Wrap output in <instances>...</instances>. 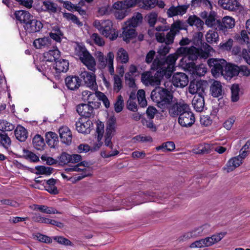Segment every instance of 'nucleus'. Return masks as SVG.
Segmentation results:
<instances>
[{"instance_id": "56", "label": "nucleus", "mask_w": 250, "mask_h": 250, "mask_svg": "<svg viewBox=\"0 0 250 250\" xmlns=\"http://www.w3.org/2000/svg\"><path fill=\"white\" fill-rule=\"evenodd\" d=\"M88 51L82 43L76 42L75 46V54L79 57Z\"/></svg>"}, {"instance_id": "63", "label": "nucleus", "mask_w": 250, "mask_h": 250, "mask_svg": "<svg viewBox=\"0 0 250 250\" xmlns=\"http://www.w3.org/2000/svg\"><path fill=\"white\" fill-rule=\"evenodd\" d=\"M91 39L94 42L99 46H102L104 45V39L97 33H93L91 36Z\"/></svg>"}, {"instance_id": "4", "label": "nucleus", "mask_w": 250, "mask_h": 250, "mask_svg": "<svg viewBox=\"0 0 250 250\" xmlns=\"http://www.w3.org/2000/svg\"><path fill=\"white\" fill-rule=\"evenodd\" d=\"M116 124V118L114 117H110L106 123V132L104 136V146L111 150L108 153L106 151H102L101 155L103 158H108L115 156L119 154V151L116 149H113V144L112 139L115 131Z\"/></svg>"}, {"instance_id": "20", "label": "nucleus", "mask_w": 250, "mask_h": 250, "mask_svg": "<svg viewBox=\"0 0 250 250\" xmlns=\"http://www.w3.org/2000/svg\"><path fill=\"white\" fill-rule=\"evenodd\" d=\"M218 4L224 9L237 12L240 7V3L237 0H219Z\"/></svg>"}, {"instance_id": "8", "label": "nucleus", "mask_w": 250, "mask_h": 250, "mask_svg": "<svg viewBox=\"0 0 250 250\" xmlns=\"http://www.w3.org/2000/svg\"><path fill=\"white\" fill-rule=\"evenodd\" d=\"M208 64L211 68V71L213 75H217L221 74L224 75L227 65V62L223 59H209L208 61Z\"/></svg>"}, {"instance_id": "64", "label": "nucleus", "mask_w": 250, "mask_h": 250, "mask_svg": "<svg viewBox=\"0 0 250 250\" xmlns=\"http://www.w3.org/2000/svg\"><path fill=\"white\" fill-rule=\"evenodd\" d=\"M60 164L62 165L70 163V155L66 152H62L58 157Z\"/></svg>"}, {"instance_id": "44", "label": "nucleus", "mask_w": 250, "mask_h": 250, "mask_svg": "<svg viewBox=\"0 0 250 250\" xmlns=\"http://www.w3.org/2000/svg\"><path fill=\"white\" fill-rule=\"evenodd\" d=\"M116 60L122 63H126L129 60L127 52L123 48H120L117 53Z\"/></svg>"}, {"instance_id": "17", "label": "nucleus", "mask_w": 250, "mask_h": 250, "mask_svg": "<svg viewBox=\"0 0 250 250\" xmlns=\"http://www.w3.org/2000/svg\"><path fill=\"white\" fill-rule=\"evenodd\" d=\"M61 141L66 145H70L72 142V134L70 129L66 126H63L59 129Z\"/></svg>"}, {"instance_id": "41", "label": "nucleus", "mask_w": 250, "mask_h": 250, "mask_svg": "<svg viewBox=\"0 0 250 250\" xmlns=\"http://www.w3.org/2000/svg\"><path fill=\"white\" fill-rule=\"evenodd\" d=\"M220 21V20H216L215 13L211 12L209 14L208 18L206 20L205 23L208 27L218 30V23Z\"/></svg>"}, {"instance_id": "5", "label": "nucleus", "mask_w": 250, "mask_h": 250, "mask_svg": "<svg viewBox=\"0 0 250 250\" xmlns=\"http://www.w3.org/2000/svg\"><path fill=\"white\" fill-rule=\"evenodd\" d=\"M152 100L157 104L158 107L164 111L173 100V95L167 89L157 86L154 89L150 95Z\"/></svg>"}, {"instance_id": "57", "label": "nucleus", "mask_w": 250, "mask_h": 250, "mask_svg": "<svg viewBox=\"0 0 250 250\" xmlns=\"http://www.w3.org/2000/svg\"><path fill=\"white\" fill-rule=\"evenodd\" d=\"M169 51V48L167 46H161L158 51L159 54L156 56L155 59H156L157 58H158L159 59H167L170 55H169L167 57H165V56L168 53Z\"/></svg>"}, {"instance_id": "21", "label": "nucleus", "mask_w": 250, "mask_h": 250, "mask_svg": "<svg viewBox=\"0 0 250 250\" xmlns=\"http://www.w3.org/2000/svg\"><path fill=\"white\" fill-rule=\"evenodd\" d=\"M104 133V125L101 122H99L97 123V126L96 128V136H97V142L95 143L93 146V149L94 150H98L100 147L103 145V143L102 141Z\"/></svg>"}, {"instance_id": "45", "label": "nucleus", "mask_w": 250, "mask_h": 250, "mask_svg": "<svg viewBox=\"0 0 250 250\" xmlns=\"http://www.w3.org/2000/svg\"><path fill=\"white\" fill-rule=\"evenodd\" d=\"M11 141L10 137L6 133L0 132V146L7 150L10 147Z\"/></svg>"}, {"instance_id": "36", "label": "nucleus", "mask_w": 250, "mask_h": 250, "mask_svg": "<svg viewBox=\"0 0 250 250\" xmlns=\"http://www.w3.org/2000/svg\"><path fill=\"white\" fill-rule=\"evenodd\" d=\"M32 144L34 147L38 150H43L45 147V143L43 138L38 134L35 135L33 137Z\"/></svg>"}, {"instance_id": "40", "label": "nucleus", "mask_w": 250, "mask_h": 250, "mask_svg": "<svg viewBox=\"0 0 250 250\" xmlns=\"http://www.w3.org/2000/svg\"><path fill=\"white\" fill-rule=\"evenodd\" d=\"M240 73L239 66L227 64L226 71L224 73V75L227 76L230 78L238 76Z\"/></svg>"}, {"instance_id": "3", "label": "nucleus", "mask_w": 250, "mask_h": 250, "mask_svg": "<svg viewBox=\"0 0 250 250\" xmlns=\"http://www.w3.org/2000/svg\"><path fill=\"white\" fill-rule=\"evenodd\" d=\"M15 16L18 21L24 24L23 28L26 33L39 32L43 27V24L41 21L36 19L27 11L24 10L15 11Z\"/></svg>"}, {"instance_id": "12", "label": "nucleus", "mask_w": 250, "mask_h": 250, "mask_svg": "<svg viewBox=\"0 0 250 250\" xmlns=\"http://www.w3.org/2000/svg\"><path fill=\"white\" fill-rule=\"evenodd\" d=\"M96 107L91 104H81L76 107L78 113L85 118L93 117L94 116V109Z\"/></svg>"}, {"instance_id": "38", "label": "nucleus", "mask_w": 250, "mask_h": 250, "mask_svg": "<svg viewBox=\"0 0 250 250\" xmlns=\"http://www.w3.org/2000/svg\"><path fill=\"white\" fill-rule=\"evenodd\" d=\"M213 51V48L207 43L203 44L202 48H199V58L207 59Z\"/></svg>"}, {"instance_id": "35", "label": "nucleus", "mask_w": 250, "mask_h": 250, "mask_svg": "<svg viewBox=\"0 0 250 250\" xmlns=\"http://www.w3.org/2000/svg\"><path fill=\"white\" fill-rule=\"evenodd\" d=\"M69 62L67 60L60 59L55 62V68L58 73L66 72L69 68Z\"/></svg>"}, {"instance_id": "46", "label": "nucleus", "mask_w": 250, "mask_h": 250, "mask_svg": "<svg viewBox=\"0 0 250 250\" xmlns=\"http://www.w3.org/2000/svg\"><path fill=\"white\" fill-rule=\"evenodd\" d=\"M202 84L199 82H197L196 83L190 82L189 86V92L191 94H198L204 92V89L201 87Z\"/></svg>"}, {"instance_id": "18", "label": "nucleus", "mask_w": 250, "mask_h": 250, "mask_svg": "<svg viewBox=\"0 0 250 250\" xmlns=\"http://www.w3.org/2000/svg\"><path fill=\"white\" fill-rule=\"evenodd\" d=\"M80 60L85 65L88 69L95 72L96 70V62L94 57L87 51L79 57Z\"/></svg>"}, {"instance_id": "34", "label": "nucleus", "mask_w": 250, "mask_h": 250, "mask_svg": "<svg viewBox=\"0 0 250 250\" xmlns=\"http://www.w3.org/2000/svg\"><path fill=\"white\" fill-rule=\"evenodd\" d=\"M187 22L190 26H196L199 31L203 29L204 21L196 15H194L189 16L187 20Z\"/></svg>"}, {"instance_id": "7", "label": "nucleus", "mask_w": 250, "mask_h": 250, "mask_svg": "<svg viewBox=\"0 0 250 250\" xmlns=\"http://www.w3.org/2000/svg\"><path fill=\"white\" fill-rule=\"evenodd\" d=\"M225 235V233H219L217 234L213 235L211 237L196 241L190 244V248H196L210 246L220 241Z\"/></svg>"}, {"instance_id": "25", "label": "nucleus", "mask_w": 250, "mask_h": 250, "mask_svg": "<svg viewBox=\"0 0 250 250\" xmlns=\"http://www.w3.org/2000/svg\"><path fill=\"white\" fill-rule=\"evenodd\" d=\"M66 87L71 90H75L79 88L81 85V80L78 76H69L65 79Z\"/></svg>"}, {"instance_id": "6", "label": "nucleus", "mask_w": 250, "mask_h": 250, "mask_svg": "<svg viewBox=\"0 0 250 250\" xmlns=\"http://www.w3.org/2000/svg\"><path fill=\"white\" fill-rule=\"evenodd\" d=\"M96 58L98 61V68L101 69L105 68L106 66L111 75H114V68L113 66V60L114 55L112 52H109L105 56L102 52L98 51L96 53Z\"/></svg>"}, {"instance_id": "52", "label": "nucleus", "mask_w": 250, "mask_h": 250, "mask_svg": "<svg viewBox=\"0 0 250 250\" xmlns=\"http://www.w3.org/2000/svg\"><path fill=\"white\" fill-rule=\"evenodd\" d=\"M137 97L139 105L142 107H146L147 105V102L146 99L145 92L143 89H140L137 93Z\"/></svg>"}, {"instance_id": "22", "label": "nucleus", "mask_w": 250, "mask_h": 250, "mask_svg": "<svg viewBox=\"0 0 250 250\" xmlns=\"http://www.w3.org/2000/svg\"><path fill=\"white\" fill-rule=\"evenodd\" d=\"M92 123L90 120L83 122L81 118H80L75 123L76 129L79 132L83 134H88L91 131V126Z\"/></svg>"}, {"instance_id": "51", "label": "nucleus", "mask_w": 250, "mask_h": 250, "mask_svg": "<svg viewBox=\"0 0 250 250\" xmlns=\"http://www.w3.org/2000/svg\"><path fill=\"white\" fill-rule=\"evenodd\" d=\"M175 148V144L173 142L169 141L163 143L161 146L156 147L157 150L163 149L164 152L166 151H172Z\"/></svg>"}, {"instance_id": "47", "label": "nucleus", "mask_w": 250, "mask_h": 250, "mask_svg": "<svg viewBox=\"0 0 250 250\" xmlns=\"http://www.w3.org/2000/svg\"><path fill=\"white\" fill-rule=\"evenodd\" d=\"M231 101L232 102H236L240 99V88L238 84H233L231 88Z\"/></svg>"}, {"instance_id": "11", "label": "nucleus", "mask_w": 250, "mask_h": 250, "mask_svg": "<svg viewBox=\"0 0 250 250\" xmlns=\"http://www.w3.org/2000/svg\"><path fill=\"white\" fill-rule=\"evenodd\" d=\"M102 27L101 33L103 35L112 41L117 39L118 35L112 27V23L111 21H104Z\"/></svg>"}, {"instance_id": "31", "label": "nucleus", "mask_w": 250, "mask_h": 250, "mask_svg": "<svg viewBox=\"0 0 250 250\" xmlns=\"http://www.w3.org/2000/svg\"><path fill=\"white\" fill-rule=\"evenodd\" d=\"M211 95L215 98H219L222 95V86L219 81H214L210 87Z\"/></svg>"}, {"instance_id": "15", "label": "nucleus", "mask_w": 250, "mask_h": 250, "mask_svg": "<svg viewBox=\"0 0 250 250\" xmlns=\"http://www.w3.org/2000/svg\"><path fill=\"white\" fill-rule=\"evenodd\" d=\"M81 78L84 82L85 84L91 88H96L97 84L94 72H82L80 74Z\"/></svg>"}, {"instance_id": "14", "label": "nucleus", "mask_w": 250, "mask_h": 250, "mask_svg": "<svg viewBox=\"0 0 250 250\" xmlns=\"http://www.w3.org/2000/svg\"><path fill=\"white\" fill-rule=\"evenodd\" d=\"M207 227V225H203L195 228L190 231L185 233L179 237L180 241H185L191 238H195L202 236L206 233L205 229Z\"/></svg>"}, {"instance_id": "37", "label": "nucleus", "mask_w": 250, "mask_h": 250, "mask_svg": "<svg viewBox=\"0 0 250 250\" xmlns=\"http://www.w3.org/2000/svg\"><path fill=\"white\" fill-rule=\"evenodd\" d=\"M60 57V52L58 49L50 50L44 53V58L47 62H56Z\"/></svg>"}, {"instance_id": "23", "label": "nucleus", "mask_w": 250, "mask_h": 250, "mask_svg": "<svg viewBox=\"0 0 250 250\" xmlns=\"http://www.w3.org/2000/svg\"><path fill=\"white\" fill-rule=\"evenodd\" d=\"M82 99L83 101L87 102V104L92 105L94 107H98L99 103L96 101L97 99V92L95 93L84 90L82 92Z\"/></svg>"}, {"instance_id": "16", "label": "nucleus", "mask_w": 250, "mask_h": 250, "mask_svg": "<svg viewBox=\"0 0 250 250\" xmlns=\"http://www.w3.org/2000/svg\"><path fill=\"white\" fill-rule=\"evenodd\" d=\"M218 23V30L225 34L228 31V29H232L234 27L235 21L232 17L226 16L222 19V21H220Z\"/></svg>"}, {"instance_id": "61", "label": "nucleus", "mask_w": 250, "mask_h": 250, "mask_svg": "<svg viewBox=\"0 0 250 250\" xmlns=\"http://www.w3.org/2000/svg\"><path fill=\"white\" fill-rule=\"evenodd\" d=\"M34 238L37 239L39 241L46 244L52 243V238L47 235L38 233L34 236Z\"/></svg>"}, {"instance_id": "49", "label": "nucleus", "mask_w": 250, "mask_h": 250, "mask_svg": "<svg viewBox=\"0 0 250 250\" xmlns=\"http://www.w3.org/2000/svg\"><path fill=\"white\" fill-rule=\"evenodd\" d=\"M23 157L31 162L36 163L40 161L39 157L37 155L28 150L23 149Z\"/></svg>"}, {"instance_id": "55", "label": "nucleus", "mask_w": 250, "mask_h": 250, "mask_svg": "<svg viewBox=\"0 0 250 250\" xmlns=\"http://www.w3.org/2000/svg\"><path fill=\"white\" fill-rule=\"evenodd\" d=\"M199 48L193 46H190V52L188 53V58L189 61L193 62L199 58Z\"/></svg>"}, {"instance_id": "39", "label": "nucleus", "mask_w": 250, "mask_h": 250, "mask_svg": "<svg viewBox=\"0 0 250 250\" xmlns=\"http://www.w3.org/2000/svg\"><path fill=\"white\" fill-rule=\"evenodd\" d=\"M51 40L49 37H43L36 39L33 42L34 47L37 49L48 46L51 44Z\"/></svg>"}, {"instance_id": "27", "label": "nucleus", "mask_w": 250, "mask_h": 250, "mask_svg": "<svg viewBox=\"0 0 250 250\" xmlns=\"http://www.w3.org/2000/svg\"><path fill=\"white\" fill-rule=\"evenodd\" d=\"M203 94V93L196 94L192 101V104L197 112H202L204 108L205 101Z\"/></svg>"}, {"instance_id": "26", "label": "nucleus", "mask_w": 250, "mask_h": 250, "mask_svg": "<svg viewBox=\"0 0 250 250\" xmlns=\"http://www.w3.org/2000/svg\"><path fill=\"white\" fill-rule=\"evenodd\" d=\"M42 5L40 9L42 12H47L50 14H55L58 11V4L50 0L42 1Z\"/></svg>"}, {"instance_id": "29", "label": "nucleus", "mask_w": 250, "mask_h": 250, "mask_svg": "<svg viewBox=\"0 0 250 250\" xmlns=\"http://www.w3.org/2000/svg\"><path fill=\"white\" fill-rule=\"evenodd\" d=\"M45 141L50 148H55L59 143L58 135L52 131H49L45 134Z\"/></svg>"}, {"instance_id": "19", "label": "nucleus", "mask_w": 250, "mask_h": 250, "mask_svg": "<svg viewBox=\"0 0 250 250\" xmlns=\"http://www.w3.org/2000/svg\"><path fill=\"white\" fill-rule=\"evenodd\" d=\"M141 3V0H124L115 2L113 7L115 9L125 10L135 7Z\"/></svg>"}, {"instance_id": "9", "label": "nucleus", "mask_w": 250, "mask_h": 250, "mask_svg": "<svg viewBox=\"0 0 250 250\" xmlns=\"http://www.w3.org/2000/svg\"><path fill=\"white\" fill-rule=\"evenodd\" d=\"M178 122L181 126L185 127H189L194 124L195 122V116L191 111L189 106L188 107V109L180 114Z\"/></svg>"}, {"instance_id": "33", "label": "nucleus", "mask_w": 250, "mask_h": 250, "mask_svg": "<svg viewBox=\"0 0 250 250\" xmlns=\"http://www.w3.org/2000/svg\"><path fill=\"white\" fill-rule=\"evenodd\" d=\"M14 133L16 139L20 142H24L28 137L27 130L21 125L17 126Z\"/></svg>"}, {"instance_id": "50", "label": "nucleus", "mask_w": 250, "mask_h": 250, "mask_svg": "<svg viewBox=\"0 0 250 250\" xmlns=\"http://www.w3.org/2000/svg\"><path fill=\"white\" fill-rule=\"evenodd\" d=\"M37 171L36 174L37 175L45 174L46 175H50L53 170V168L51 167H45L44 166H38L35 167Z\"/></svg>"}, {"instance_id": "58", "label": "nucleus", "mask_w": 250, "mask_h": 250, "mask_svg": "<svg viewBox=\"0 0 250 250\" xmlns=\"http://www.w3.org/2000/svg\"><path fill=\"white\" fill-rule=\"evenodd\" d=\"M124 106V102L123 97L119 95L117 97V100L114 104V110L116 112L119 113L121 112Z\"/></svg>"}, {"instance_id": "48", "label": "nucleus", "mask_w": 250, "mask_h": 250, "mask_svg": "<svg viewBox=\"0 0 250 250\" xmlns=\"http://www.w3.org/2000/svg\"><path fill=\"white\" fill-rule=\"evenodd\" d=\"M15 128V125L12 123L4 120H0V130L1 133H5L6 131H11Z\"/></svg>"}, {"instance_id": "13", "label": "nucleus", "mask_w": 250, "mask_h": 250, "mask_svg": "<svg viewBox=\"0 0 250 250\" xmlns=\"http://www.w3.org/2000/svg\"><path fill=\"white\" fill-rule=\"evenodd\" d=\"M172 83L177 87L183 88L188 83V78L184 73L177 72L172 76Z\"/></svg>"}, {"instance_id": "54", "label": "nucleus", "mask_w": 250, "mask_h": 250, "mask_svg": "<svg viewBox=\"0 0 250 250\" xmlns=\"http://www.w3.org/2000/svg\"><path fill=\"white\" fill-rule=\"evenodd\" d=\"M63 16L67 21H71L73 23L77 24L79 27L83 25V23L80 21L78 17L72 13H64L63 14Z\"/></svg>"}, {"instance_id": "28", "label": "nucleus", "mask_w": 250, "mask_h": 250, "mask_svg": "<svg viewBox=\"0 0 250 250\" xmlns=\"http://www.w3.org/2000/svg\"><path fill=\"white\" fill-rule=\"evenodd\" d=\"M242 163V159L240 156L234 157L229 160L223 168L229 173L238 167Z\"/></svg>"}, {"instance_id": "1", "label": "nucleus", "mask_w": 250, "mask_h": 250, "mask_svg": "<svg viewBox=\"0 0 250 250\" xmlns=\"http://www.w3.org/2000/svg\"><path fill=\"white\" fill-rule=\"evenodd\" d=\"M177 59V55L170 54L166 59H159L158 58L154 59L151 66V70L142 74V82L146 86L156 87L159 86L164 76L169 78L172 75Z\"/></svg>"}, {"instance_id": "24", "label": "nucleus", "mask_w": 250, "mask_h": 250, "mask_svg": "<svg viewBox=\"0 0 250 250\" xmlns=\"http://www.w3.org/2000/svg\"><path fill=\"white\" fill-rule=\"evenodd\" d=\"M188 7V5H178L177 6L172 5L167 10V17L172 18L177 15L182 16L186 13Z\"/></svg>"}, {"instance_id": "10", "label": "nucleus", "mask_w": 250, "mask_h": 250, "mask_svg": "<svg viewBox=\"0 0 250 250\" xmlns=\"http://www.w3.org/2000/svg\"><path fill=\"white\" fill-rule=\"evenodd\" d=\"M189 105L183 102H175L174 101L171 103L167 108L166 109L168 110L169 114L170 116L175 117L180 116V114H182L186 110L188 109Z\"/></svg>"}, {"instance_id": "43", "label": "nucleus", "mask_w": 250, "mask_h": 250, "mask_svg": "<svg viewBox=\"0 0 250 250\" xmlns=\"http://www.w3.org/2000/svg\"><path fill=\"white\" fill-rule=\"evenodd\" d=\"M217 30L210 29L206 35V40L209 43H216L219 41V35Z\"/></svg>"}, {"instance_id": "62", "label": "nucleus", "mask_w": 250, "mask_h": 250, "mask_svg": "<svg viewBox=\"0 0 250 250\" xmlns=\"http://www.w3.org/2000/svg\"><path fill=\"white\" fill-rule=\"evenodd\" d=\"M97 99L102 101L104 106L108 108L110 106V102L107 98V96L103 92L100 91H97Z\"/></svg>"}, {"instance_id": "42", "label": "nucleus", "mask_w": 250, "mask_h": 250, "mask_svg": "<svg viewBox=\"0 0 250 250\" xmlns=\"http://www.w3.org/2000/svg\"><path fill=\"white\" fill-rule=\"evenodd\" d=\"M186 66L187 67H191L192 68L195 67L196 74L199 76H204L207 72V68L203 64H200L195 66V64L193 62H187L185 61Z\"/></svg>"}, {"instance_id": "60", "label": "nucleus", "mask_w": 250, "mask_h": 250, "mask_svg": "<svg viewBox=\"0 0 250 250\" xmlns=\"http://www.w3.org/2000/svg\"><path fill=\"white\" fill-rule=\"evenodd\" d=\"M157 2V0H141V3L143 4L142 8L146 10H149L154 8Z\"/></svg>"}, {"instance_id": "32", "label": "nucleus", "mask_w": 250, "mask_h": 250, "mask_svg": "<svg viewBox=\"0 0 250 250\" xmlns=\"http://www.w3.org/2000/svg\"><path fill=\"white\" fill-rule=\"evenodd\" d=\"M123 38L124 41L126 42H129L130 40L134 38L136 36V30L127 25L123 27Z\"/></svg>"}, {"instance_id": "53", "label": "nucleus", "mask_w": 250, "mask_h": 250, "mask_svg": "<svg viewBox=\"0 0 250 250\" xmlns=\"http://www.w3.org/2000/svg\"><path fill=\"white\" fill-rule=\"evenodd\" d=\"M148 24L151 27H154L158 18V13L156 12H152L147 14L146 17Z\"/></svg>"}, {"instance_id": "59", "label": "nucleus", "mask_w": 250, "mask_h": 250, "mask_svg": "<svg viewBox=\"0 0 250 250\" xmlns=\"http://www.w3.org/2000/svg\"><path fill=\"white\" fill-rule=\"evenodd\" d=\"M122 81L121 78L117 75L114 76L113 90L115 92L118 93L122 88Z\"/></svg>"}, {"instance_id": "30", "label": "nucleus", "mask_w": 250, "mask_h": 250, "mask_svg": "<svg viewBox=\"0 0 250 250\" xmlns=\"http://www.w3.org/2000/svg\"><path fill=\"white\" fill-rule=\"evenodd\" d=\"M143 21V16L140 12L135 13L131 18L127 20L125 24L130 27L135 28L141 23Z\"/></svg>"}, {"instance_id": "2", "label": "nucleus", "mask_w": 250, "mask_h": 250, "mask_svg": "<svg viewBox=\"0 0 250 250\" xmlns=\"http://www.w3.org/2000/svg\"><path fill=\"white\" fill-rule=\"evenodd\" d=\"M187 24L180 20H177L169 25H159L155 28V30L158 32L169 31L165 35L164 32H157L155 34L156 39L158 42L165 43L167 45H170L174 42L175 36L178 34L180 30H187Z\"/></svg>"}]
</instances>
